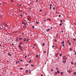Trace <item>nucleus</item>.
<instances>
[{
    "mask_svg": "<svg viewBox=\"0 0 76 76\" xmlns=\"http://www.w3.org/2000/svg\"><path fill=\"white\" fill-rule=\"evenodd\" d=\"M2 25H4V26H5L6 27H7V26H8V25H7V24L4 23V22L2 23Z\"/></svg>",
    "mask_w": 76,
    "mask_h": 76,
    "instance_id": "1",
    "label": "nucleus"
},
{
    "mask_svg": "<svg viewBox=\"0 0 76 76\" xmlns=\"http://www.w3.org/2000/svg\"><path fill=\"white\" fill-rule=\"evenodd\" d=\"M20 45H19V46H18V47L21 50L22 49V47L20 46Z\"/></svg>",
    "mask_w": 76,
    "mask_h": 76,
    "instance_id": "2",
    "label": "nucleus"
},
{
    "mask_svg": "<svg viewBox=\"0 0 76 76\" xmlns=\"http://www.w3.org/2000/svg\"><path fill=\"white\" fill-rule=\"evenodd\" d=\"M28 20H29V21H30V20H31V17H28Z\"/></svg>",
    "mask_w": 76,
    "mask_h": 76,
    "instance_id": "3",
    "label": "nucleus"
},
{
    "mask_svg": "<svg viewBox=\"0 0 76 76\" xmlns=\"http://www.w3.org/2000/svg\"><path fill=\"white\" fill-rule=\"evenodd\" d=\"M61 44H64V41H63L62 42H61Z\"/></svg>",
    "mask_w": 76,
    "mask_h": 76,
    "instance_id": "4",
    "label": "nucleus"
},
{
    "mask_svg": "<svg viewBox=\"0 0 76 76\" xmlns=\"http://www.w3.org/2000/svg\"><path fill=\"white\" fill-rule=\"evenodd\" d=\"M50 29H47V30L46 31H47V32H48V31H50Z\"/></svg>",
    "mask_w": 76,
    "mask_h": 76,
    "instance_id": "5",
    "label": "nucleus"
},
{
    "mask_svg": "<svg viewBox=\"0 0 76 76\" xmlns=\"http://www.w3.org/2000/svg\"><path fill=\"white\" fill-rule=\"evenodd\" d=\"M38 55H36V58H38Z\"/></svg>",
    "mask_w": 76,
    "mask_h": 76,
    "instance_id": "6",
    "label": "nucleus"
},
{
    "mask_svg": "<svg viewBox=\"0 0 76 76\" xmlns=\"http://www.w3.org/2000/svg\"><path fill=\"white\" fill-rule=\"evenodd\" d=\"M19 39V40H22V39H23V38H20Z\"/></svg>",
    "mask_w": 76,
    "mask_h": 76,
    "instance_id": "7",
    "label": "nucleus"
},
{
    "mask_svg": "<svg viewBox=\"0 0 76 76\" xmlns=\"http://www.w3.org/2000/svg\"><path fill=\"white\" fill-rule=\"evenodd\" d=\"M70 72H71V70H69L68 73H70Z\"/></svg>",
    "mask_w": 76,
    "mask_h": 76,
    "instance_id": "8",
    "label": "nucleus"
},
{
    "mask_svg": "<svg viewBox=\"0 0 76 76\" xmlns=\"http://www.w3.org/2000/svg\"><path fill=\"white\" fill-rule=\"evenodd\" d=\"M63 73V72H61V75H63V74H62Z\"/></svg>",
    "mask_w": 76,
    "mask_h": 76,
    "instance_id": "9",
    "label": "nucleus"
},
{
    "mask_svg": "<svg viewBox=\"0 0 76 76\" xmlns=\"http://www.w3.org/2000/svg\"><path fill=\"white\" fill-rule=\"evenodd\" d=\"M26 41V39L25 38L24 39V41Z\"/></svg>",
    "mask_w": 76,
    "mask_h": 76,
    "instance_id": "10",
    "label": "nucleus"
},
{
    "mask_svg": "<svg viewBox=\"0 0 76 76\" xmlns=\"http://www.w3.org/2000/svg\"><path fill=\"white\" fill-rule=\"evenodd\" d=\"M66 62V61H63V62L64 63H65Z\"/></svg>",
    "mask_w": 76,
    "mask_h": 76,
    "instance_id": "11",
    "label": "nucleus"
},
{
    "mask_svg": "<svg viewBox=\"0 0 76 76\" xmlns=\"http://www.w3.org/2000/svg\"><path fill=\"white\" fill-rule=\"evenodd\" d=\"M8 56H12V55L10 54V53H8Z\"/></svg>",
    "mask_w": 76,
    "mask_h": 76,
    "instance_id": "12",
    "label": "nucleus"
},
{
    "mask_svg": "<svg viewBox=\"0 0 76 76\" xmlns=\"http://www.w3.org/2000/svg\"><path fill=\"white\" fill-rule=\"evenodd\" d=\"M18 63H19V61H16V64H18Z\"/></svg>",
    "mask_w": 76,
    "mask_h": 76,
    "instance_id": "13",
    "label": "nucleus"
},
{
    "mask_svg": "<svg viewBox=\"0 0 76 76\" xmlns=\"http://www.w3.org/2000/svg\"><path fill=\"white\" fill-rule=\"evenodd\" d=\"M29 39H27V40H26V42H28V41H29Z\"/></svg>",
    "mask_w": 76,
    "mask_h": 76,
    "instance_id": "14",
    "label": "nucleus"
},
{
    "mask_svg": "<svg viewBox=\"0 0 76 76\" xmlns=\"http://www.w3.org/2000/svg\"><path fill=\"white\" fill-rule=\"evenodd\" d=\"M44 45H45V43H44L42 44V46H44Z\"/></svg>",
    "mask_w": 76,
    "mask_h": 76,
    "instance_id": "15",
    "label": "nucleus"
},
{
    "mask_svg": "<svg viewBox=\"0 0 76 76\" xmlns=\"http://www.w3.org/2000/svg\"><path fill=\"white\" fill-rule=\"evenodd\" d=\"M36 23H37V24H38L39 23V22H36Z\"/></svg>",
    "mask_w": 76,
    "mask_h": 76,
    "instance_id": "16",
    "label": "nucleus"
},
{
    "mask_svg": "<svg viewBox=\"0 0 76 76\" xmlns=\"http://www.w3.org/2000/svg\"><path fill=\"white\" fill-rule=\"evenodd\" d=\"M73 74H74V75H76V72H74L73 73Z\"/></svg>",
    "mask_w": 76,
    "mask_h": 76,
    "instance_id": "17",
    "label": "nucleus"
},
{
    "mask_svg": "<svg viewBox=\"0 0 76 76\" xmlns=\"http://www.w3.org/2000/svg\"><path fill=\"white\" fill-rule=\"evenodd\" d=\"M57 72H56L55 73V75H57Z\"/></svg>",
    "mask_w": 76,
    "mask_h": 76,
    "instance_id": "18",
    "label": "nucleus"
},
{
    "mask_svg": "<svg viewBox=\"0 0 76 76\" xmlns=\"http://www.w3.org/2000/svg\"><path fill=\"white\" fill-rule=\"evenodd\" d=\"M23 26V28H26V26H25V25H24Z\"/></svg>",
    "mask_w": 76,
    "mask_h": 76,
    "instance_id": "19",
    "label": "nucleus"
},
{
    "mask_svg": "<svg viewBox=\"0 0 76 76\" xmlns=\"http://www.w3.org/2000/svg\"><path fill=\"white\" fill-rule=\"evenodd\" d=\"M13 0H11V2H13Z\"/></svg>",
    "mask_w": 76,
    "mask_h": 76,
    "instance_id": "20",
    "label": "nucleus"
},
{
    "mask_svg": "<svg viewBox=\"0 0 76 76\" xmlns=\"http://www.w3.org/2000/svg\"><path fill=\"white\" fill-rule=\"evenodd\" d=\"M57 73H60V71H57Z\"/></svg>",
    "mask_w": 76,
    "mask_h": 76,
    "instance_id": "21",
    "label": "nucleus"
},
{
    "mask_svg": "<svg viewBox=\"0 0 76 76\" xmlns=\"http://www.w3.org/2000/svg\"><path fill=\"white\" fill-rule=\"evenodd\" d=\"M19 12H22V10H19Z\"/></svg>",
    "mask_w": 76,
    "mask_h": 76,
    "instance_id": "22",
    "label": "nucleus"
},
{
    "mask_svg": "<svg viewBox=\"0 0 76 76\" xmlns=\"http://www.w3.org/2000/svg\"><path fill=\"white\" fill-rule=\"evenodd\" d=\"M26 73H28V70H26Z\"/></svg>",
    "mask_w": 76,
    "mask_h": 76,
    "instance_id": "23",
    "label": "nucleus"
},
{
    "mask_svg": "<svg viewBox=\"0 0 76 76\" xmlns=\"http://www.w3.org/2000/svg\"><path fill=\"white\" fill-rule=\"evenodd\" d=\"M31 66H32V67H34V65H33V64L31 65Z\"/></svg>",
    "mask_w": 76,
    "mask_h": 76,
    "instance_id": "24",
    "label": "nucleus"
},
{
    "mask_svg": "<svg viewBox=\"0 0 76 76\" xmlns=\"http://www.w3.org/2000/svg\"><path fill=\"white\" fill-rule=\"evenodd\" d=\"M69 40H68L67 41V43H69Z\"/></svg>",
    "mask_w": 76,
    "mask_h": 76,
    "instance_id": "25",
    "label": "nucleus"
},
{
    "mask_svg": "<svg viewBox=\"0 0 76 76\" xmlns=\"http://www.w3.org/2000/svg\"><path fill=\"white\" fill-rule=\"evenodd\" d=\"M71 51H72V48H70L69 49Z\"/></svg>",
    "mask_w": 76,
    "mask_h": 76,
    "instance_id": "26",
    "label": "nucleus"
},
{
    "mask_svg": "<svg viewBox=\"0 0 76 76\" xmlns=\"http://www.w3.org/2000/svg\"><path fill=\"white\" fill-rule=\"evenodd\" d=\"M69 45H70V44H71V43H70V42H69Z\"/></svg>",
    "mask_w": 76,
    "mask_h": 76,
    "instance_id": "27",
    "label": "nucleus"
},
{
    "mask_svg": "<svg viewBox=\"0 0 76 76\" xmlns=\"http://www.w3.org/2000/svg\"><path fill=\"white\" fill-rule=\"evenodd\" d=\"M23 69V68H20V70H22Z\"/></svg>",
    "mask_w": 76,
    "mask_h": 76,
    "instance_id": "28",
    "label": "nucleus"
},
{
    "mask_svg": "<svg viewBox=\"0 0 76 76\" xmlns=\"http://www.w3.org/2000/svg\"><path fill=\"white\" fill-rule=\"evenodd\" d=\"M59 25H60V26H61V25H62V24L60 23V24H59Z\"/></svg>",
    "mask_w": 76,
    "mask_h": 76,
    "instance_id": "29",
    "label": "nucleus"
},
{
    "mask_svg": "<svg viewBox=\"0 0 76 76\" xmlns=\"http://www.w3.org/2000/svg\"><path fill=\"white\" fill-rule=\"evenodd\" d=\"M27 57V56H26L25 57V58H26Z\"/></svg>",
    "mask_w": 76,
    "mask_h": 76,
    "instance_id": "30",
    "label": "nucleus"
},
{
    "mask_svg": "<svg viewBox=\"0 0 76 76\" xmlns=\"http://www.w3.org/2000/svg\"><path fill=\"white\" fill-rule=\"evenodd\" d=\"M56 69L57 70H58V68H56Z\"/></svg>",
    "mask_w": 76,
    "mask_h": 76,
    "instance_id": "31",
    "label": "nucleus"
},
{
    "mask_svg": "<svg viewBox=\"0 0 76 76\" xmlns=\"http://www.w3.org/2000/svg\"><path fill=\"white\" fill-rule=\"evenodd\" d=\"M29 62H30V63L31 62V60H30V61H29Z\"/></svg>",
    "mask_w": 76,
    "mask_h": 76,
    "instance_id": "32",
    "label": "nucleus"
},
{
    "mask_svg": "<svg viewBox=\"0 0 76 76\" xmlns=\"http://www.w3.org/2000/svg\"><path fill=\"white\" fill-rule=\"evenodd\" d=\"M25 23H27V22H26V21L25 20Z\"/></svg>",
    "mask_w": 76,
    "mask_h": 76,
    "instance_id": "33",
    "label": "nucleus"
},
{
    "mask_svg": "<svg viewBox=\"0 0 76 76\" xmlns=\"http://www.w3.org/2000/svg\"><path fill=\"white\" fill-rule=\"evenodd\" d=\"M76 38L74 39V41H75V40H76Z\"/></svg>",
    "mask_w": 76,
    "mask_h": 76,
    "instance_id": "34",
    "label": "nucleus"
},
{
    "mask_svg": "<svg viewBox=\"0 0 76 76\" xmlns=\"http://www.w3.org/2000/svg\"><path fill=\"white\" fill-rule=\"evenodd\" d=\"M39 11V12H42V10H40Z\"/></svg>",
    "mask_w": 76,
    "mask_h": 76,
    "instance_id": "35",
    "label": "nucleus"
},
{
    "mask_svg": "<svg viewBox=\"0 0 76 76\" xmlns=\"http://www.w3.org/2000/svg\"><path fill=\"white\" fill-rule=\"evenodd\" d=\"M55 41H56V42H57V40H56V39H55Z\"/></svg>",
    "mask_w": 76,
    "mask_h": 76,
    "instance_id": "36",
    "label": "nucleus"
},
{
    "mask_svg": "<svg viewBox=\"0 0 76 76\" xmlns=\"http://www.w3.org/2000/svg\"><path fill=\"white\" fill-rule=\"evenodd\" d=\"M60 56H61V54H60Z\"/></svg>",
    "mask_w": 76,
    "mask_h": 76,
    "instance_id": "37",
    "label": "nucleus"
},
{
    "mask_svg": "<svg viewBox=\"0 0 76 76\" xmlns=\"http://www.w3.org/2000/svg\"><path fill=\"white\" fill-rule=\"evenodd\" d=\"M52 6V4H50V7H51V6Z\"/></svg>",
    "mask_w": 76,
    "mask_h": 76,
    "instance_id": "38",
    "label": "nucleus"
},
{
    "mask_svg": "<svg viewBox=\"0 0 76 76\" xmlns=\"http://www.w3.org/2000/svg\"><path fill=\"white\" fill-rule=\"evenodd\" d=\"M71 64H73V63L72 62H71Z\"/></svg>",
    "mask_w": 76,
    "mask_h": 76,
    "instance_id": "39",
    "label": "nucleus"
},
{
    "mask_svg": "<svg viewBox=\"0 0 76 76\" xmlns=\"http://www.w3.org/2000/svg\"><path fill=\"white\" fill-rule=\"evenodd\" d=\"M53 9L54 10H55V7H53Z\"/></svg>",
    "mask_w": 76,
    "mask_h": 76,
    "instance_id": "40",
    "label": "nucleus"
},
{
    "mask_svg": "<svg viewBox=\"0 0 76 76\" xmlns=\"http://www.w3.org/2000/svg\"><path fill=\"white\" fill-rule=\"evenodd\" d=\"M46 51H44V53H46Z\"/></svg>",
    "mask_w": 76,
    "mask_h": 76,
    "instance_id": "41",
    "label": "nucleus"
},
{
    "mask_svg": "<svg viewBox=\"0 0 76 76\" xmlns=\"http://www.w3.org/2000/svg\"><path fill=\"white\" fill-rule=\"evenodd\" d=\"M60 21L61 22H63V21H62V20H61Z\"/></svg>",
    "mask_w": 76,
    "mask_h": 76,
    "instance_id": "42",
    "label": "nucleus"
},
{
    "mask_svg": "<svg viewBox=\"0 0 76 76\" xmlns=\"http://www.w3.org/2000/svg\"><path fill=\"white\" fill-rule=\"evenodd\" d=\"M54 46H52V48H54Z\"/></svg>",
    "mask_w": 76,
    "mask_h": 76,
    "instance_id": "43",
    "label": "nucleus"
},
{
    "mask_svg": "<svg viewBox=\"0 0 76 76\" xmlns=\"http://www.w3.org/2000/svg\"><path fill=\"white\" fill-rule=\"evenodd\" d=\"M59 18H60V16H61V15H59Z\"/></svg>",
    "mask_w": 76,
    "mask_h": 76,
    "instance_id": "44",
    "label": "nucleus"
},
{
    "mask_svg": "<svg viewBox=\"0 0 76 76\" xmlns=\"http://www.w3.org/2000/svg\"><path fill=\"white\" fill-rule=\"evenodd\" d=\"M50 9H51V7H50Z\"/></svg>",
    "mask_w": 76,
    "mask_h": 76,
    "instance_id": "45",
    "label": "nucleus"
},
{
    "mask_svg": "<svg viewBox=\"0 0 76 76\" xmlns=\"http://www.w3.org/2000/svg\"><path fill=\"white\" fill-rule=\"evenodd\" d=\"M64 45H62V47H64Z\"/></svg>",
    "mask_w": 76,
    "mask_h": 76,
    "instance_id": "46",
    "label": "nucleus"
},
{
    "mask_svg": "<svg viewBox=\"0 0 76 76\" xmlns=\"http://www.w3.org/2000/svg\"><path fill=\"white\" fill-rule=\"evenodd\" d=\"M32 27H33V28H34V26H33Z\"/></svg>",
    "mask_w": 76,
    "mask_h": 76,
    "instance_id": "47",
    "label": "nucleus"
},
{
    "mask_svg": "<svg viewBox=\"0 0 76 76\" xmlns=\"http://www.w3.org/2000/svg\"><path fill=\"white\" fill-rule=\"evenodd\" d=\"M20 61H23V60H20Z\"/></svg>",
    "mask_w": 76,
    "mask_h": 76,
    "instance_id": "48",
    "label": "nucleus"
},
{
    "mask_svg": "<svg viewBox=\"0 0 76 76\" xmlns=\"http://www.w3.org/2000/svg\"><path fill=\"white\" fill-rule=\"evenodd\" d=\"M61 32H62V33H63V31H61Z\"/></svg>",
    "mask_w": 76,
    "mask_h": 76,
    "instance_id": "49",
    "label": "nucleus"
},
{
    "mask_svg": "<svg viewBox=\"0 0 76 76\" xmlns=\"http://www.w3.org/2000/svg\"><path fill=\"white\" fill-rule=\"evenodd\" d=\"M22 23L23 24H24V23H23V22H22Z\"/></svg>",
    "mask_w": 76,
    "mask_h": 76,
    "instance_id": "50",
    "label": "nucleus"
},
{
    "mask_svg": "<svg viewBox=\"0 0 76 76\" xmlns=\"http://www.w3.org/2000/svg\"><path fill=\"white\" fill-rule=\"evenodd\" d=\"M22 44V43H20V44L21 45V44Z\"/></svg>",
    "mask_w": 76,
    "mask_h": 76,
    "instance_id": "51",
    "label": "nucleus"
},
{
    "mask_svg": "<svg viewBox=\"0 0 76 76\" xmlns=\"http://www.w3.org/2000/svg\"><path fill=\"white\" fill-rule=\"evenodd\" d=\"M43 76V75L42 74V75H41V76Z\"/></svg>",
    "mask_w": 76,
    "mask_h": 76,
    "instance_id": "52",
    "label": "nucleus"
},
{
    "mask_svg": "<svg viewBox=\"0 0 76 76\" xmlns=\"http://www.w3.org/2000/svg\"><path fill=\"white\" fill-rule=\"evenodd\" d=\"M13 44H14L13 43H12V45H13Z\"/></svg>",
    "mask_w": 76,
    "mask_h": 76,
    "instance_id": "53",
    "label": "nucleus"
},
{
    "mask_svg": "<svg viewBox=\"0 0 76 76\" xmlns=\"http://www.w3.org/2000/svg\"><path fill=\"white\" fill-rule=\"evenodd\" d=\"M20 16H22V15H20Z\"/></svg>",
    "mask_w": 76,
    "mask_h": 76,
    "instance_id": "54",
    "label": "nucleus"
},
{
    "mask_svg": "<svg viewBox=\"0 0 76 76\" xmlns=\"http://www.w3.org/2000/svg\"><path fill=\"white\" fill-rule=\"evenodd\" d=\"M48 20H50V19H48Z\"/></svg>",
    "mask_w": 76,
    "mask_h": 76,
    "instance_id": "55",
    "label": "nucleus"
},
{
    "mask_svg": "<svg viewBox=\"0 0 76 76\" xmlns=\"http://www.w3.org/2000/svg\"><path fill=\"white\" fill-rule=\"evenodd\" d=\"M38 1V0H37L36 1V2H37Z\"/></svg>",
    "mask_w": 76,
    "mask_h": 76,
    "instance_id": "56",
    "label": "nucleus"
},
{
    "mask_svg": "<svg viewBox=\"0 0 76 76\" xmlns=\"http://www.w3.org/2000/svg\"><path fill=\"white\" fill-rule=\"evenodd\" d=\"M53 70L52 69H51V71H53Z\"/></svg>",
    "mask_w": 76,
    "mask_h": 76,
    "instance_id": "57",
    "label": "nucleus"
},
{
    "mask_svg": "<svg viewBox=\"0 0 76 76\" xmlns=\"http://www.w3.org/2000/svg\"><path fill=\"white\" fill-rule=\"evenodd\" d=\"M56 36H58V34H56Z\"/></svg>",
    "mask_w": 76,
    "mask_h": 76,
    "instance_id": "58",
    "label": "nucleus"
},
{
    "mask_svg": "<svg viewBox=\"0 0 76 76\" xmlns=\"http://www.w3.org/2000/svg\"><path fill=\"white\" fill-rule=\"evenodd\" d=\"M19 60H21V59H19Z\"/></svg>",
    "mask_w": 76,
    "mask_h": 76,
    "instance_id": "59",
    "label": "nucleus"
},
{
    "mask_svg": "<svg viewBox=\"0 0 76 76\" xmlns=\"http://www.w3.org/2000/svg\"><path fill=\"white\" fill-rule=\"evenodd\" d=\"M7 61V63H8V62H9V61Z\"/></svg>",
    "mask_w": 76,
    "mask_h": 76,
    "instance_id": "60",
    "label": "nucleus"
},
{
    "mask_svg": "<svg viewBox=\"0 0 76 76\" xmlns=\"http://www.w3.org/2000/svg\"><path fill=\"white\" fill-rule=\"evenodd\" d=\"M45 20V21H46V20Z\"/></svg>",
    "mask_w": 76,
    "mask_h": 76,
    "instance_id": "61",
    "label": "nucleus"
},
{
    "mask_svg": "<svg viewBox=\"0 0 76 76\" xmlns=\"http://www.w3.org/2000/svg\"><path fill=\"white\" fill-rule=\"evenodd\" d=\"M29 9H30V10H31V8H29Z\"/></svg>",
    "mask_w": 76,
    "mask_h": 76,
    "instance_id": "62",
    "label": "nucleus"
},
{
    "mask_svg": "<svg viewBox=\"0 0 76 76\" xmlns=\"http://www.w3.org/2000/svg\"><path fill=\"white\" fill-rule=\"evenodd\" d=\"M33 48H35V47H34V46H33Z\"/></svg>",
    "mask_w": 76,
    "mask_h": 76,
    "instance_id": "63",
    "label": "nucleus"
},
{
    "mask_svg": "<svg viewBox=\"0 0 76 76\" xmlns=\"http://www.w3.org/2000/svg\"><path fill=\"white\" fill-rule=\"evenodd\" d=\"M50 29H52V28H51Z\"/></svg>",
    "mask_w": 76,
    "mask_h": 76,
    "instance_id": "64",
    "label": "nucleus"
}]
</instances>
